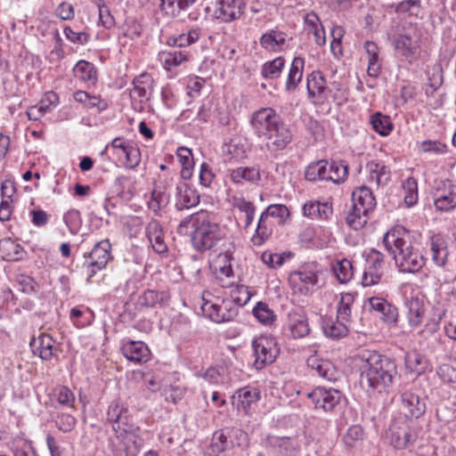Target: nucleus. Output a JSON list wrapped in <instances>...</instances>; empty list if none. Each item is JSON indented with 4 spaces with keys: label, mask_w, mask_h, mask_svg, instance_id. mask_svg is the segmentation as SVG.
<instances>
[{
    "label": "nucleus",
    "mask_w": 456,
    "mask_h": 456,
    "mask_svg": "<svg viewBox=\"0 0 456 456\" xmlns=\"http://www.w3.org/2000/svg\"><path fill=\"white\" fill-rule=\"evenodd\" d=\"M111 245L108 240H103L94 245L88 256L86 264L88 268H92L91 275L95 273V269H102L110 258Z\"/></svg>",
    "instance_id": "4468645a"
},
{
    "label": "nucleus",
    "mask_w": 456,
    "mask_h": 456,
    "mask_svg": "<svg viewBox=\"0 0 456 456\" xmlns=\"http://www.w3.org/2000/svg\"><path fill=\"white\" fill-rule=\"evenodd\" d=\"M107 419L109 422L112 423L114 431L123 428H128L129 425L134 423L128 409L119 399H115L110 403L107 410Z\"/></svg>",
    "instance_id": "ddd939ff"
},
{
    "label": "nucleus",
    "mask_w": 456,
    "mask_h": 456,
    "mask_svg": "<svg viewBox=\"0 0 456 456\" xmlns=\"http://www.w3.org/2000/svg\"><path fill=\"white\" fill-rule=\"evenodd\" d=\"M306 362L308 367L324 379L330 381L337 379L338 370L330 361L319 359L317 356L312 355L308 357Z\"/></svg>",
    "instance_id": "b1692460"
},
{
    "label": "nucleus",
    "mask_w": 456,
    "mask_h": 456,
    "mask_svg": "<svg viewBox=\"0 0 456 456\" xmlns=\"http://www.w3.org/2000/svg\"><path fill=\"white\" fill-rule=\"evenodd\" d=\"M231 297L232 301L237 305V306H243L245 305L250 299L251 294L248 290V288L244 285H235L231 286Z\"/></svg>",
    "instance_id": "052dcab7"
},
{
    "label": "nucleus",
    "mask_w": 456,
    "mask_h": 456,
    "mask_svg": "<svg viewBox=\"0 0 456 456\" xmlns=\"http://www.w3.org/2000/svg\"><path fill=\"white\" fill-rule=\"evenodd\" d=\"M139 427L134 423L128 428L115 431L116 437L123 445L126 456H137L141 451L142 444L138 436Z\"/></svg>",
    "instance_id": "9b49d317"
},
{
    "label": "nucleus",
    "mask_w": 456,
    "mask_h": 456,
    "mask_svg": "<svg viewBox=\"0 0 456 456\" xmlns=\"http://www.w3.org/2000/svg\"><path fill=\"white\" fill-rule=\"evenodd\" d=\"M383 243L393 255L400 272L418 273L426 264V258L414 247L409 232L402 226L389 230L383 238Z\"/></svg>",
    "instance_id": "7ed1b4c3"
},
{
    "label": "nucleus",
    "mask_w": 456,
    "mask_h": 456,
    "mask_svg": "<svg viewBox=\"0 0 456 456\" xmlns=\"http://www.w3.org/2000/svg\"><path fill=\"white\" fill-rule=\"evenodd\" d=\"M74 75L81 81L94 85L97 80V70L94 65L86 61H79L73 69Z\"/></svg>",
    "instance_id": "e433bc0d"
},
{
    "label": "nucleus",
    "mask_w": 456,
    "mask_h": 456,
    "mask_svg": "<svg viewBox=\"0 0 456 456\" xmlns=\"http://www.w3.org/2000/svg\"><path fill=\"white\" fill-rule=\"evenodd\" d=\"M360 383L369 393H385L397 374L395 362L378 352H365L360 356Z\"/></svg>",
    "instance_id": "f03ea898"
},
{
    "label": "nucleus",
    "mask_w": 456,
    "mask_h": 456,
    "mask_svg": "<svg viewBox=\"0 0 456 456\" xmlns=\"http://www.w3.org/2000/svg\"><path fill=\"white\" fill-rule=\"evenodd\" d=\"M434 204L438 211H450L456 208V193L436 190L434 195Z\"/></svg>",
    "instance_id": "a19ab883"
},
{
    "label": "nucleus",
    "mask_w": 456,
    "mask_h": 456,
    "mask_svg": "<svg viewBox=\"0 0 456 456\" xmlns=\"http://www.w3.org/2000/svg\"><path fill=\"white\" fill-rule=\"evenodd\" d=\"M329 161L321 159L309 164L305 172V179L311 182L328 181Z\"/></svg>",
    "instance_id": "c9c22d12"
},
{
    "label": "nucleus",
    "mask_w": 456,
    "mask_h": 456,
    "mask_svg": "<svg viewBox=\"0 0 456 456\" xmlns=\"http://www.w3.org/2000/svg\"><path fill=\"white\" fill-rule=\"evenodd\" d=\"M370 123L372 129L382 136L388 135L393 130V124L390 118L380 112H376L371 115Z\"/></svg>",
    "instance_id": "c03bdc74"
},
{
    "label": "nucleus",
    "mask_w": 456,
    "mask_h": 456,
    "mask_svg": "<svg viewBox=\"0 0 456 456\" xmlns=\"http://www.w3.org/2000/svg\"><path fill=\"white\" fill-rule=\"evenodd\" d=\"M54 422L61 431L67 433L75 428L77 420L70 414L61 413L56 416Z\"/></svg>",
    "instance_id": "0e129e2a"
},
{
    "label": "nucleus",
    "mask_w": 456,
    "mask_h": 456,
    "mask_svg": "<svg viewBox=\"0 0 456 456\" xmlns=\"http://www.w3.org/2000/svg\"><path fill=\"white\" fill-rule=\"evenodd\" d=\"M190 224L193 228L191 241L199 251L212 249L222 239L219 224L211 221L207 211H200L185 217L177 227L178 232L185 233Z\"/></svg>",
    "instance_id": "20e7f679"
},
{
    "label": "nucleus",
    "mask_w": 456,
    "mask_h": 456,
    "mask_svg": "<svg viewBox=\"0 0 456 456\" xmlns=\"http://www.w3.org/2000/svg\"><path fill=\"white\" fill-rule=\"evenodd\" d=\"M273 224L264 213L261 214L256 232L252 237V242L256 246L262 245L272 234Z\"/></svg>",
    "instance_id": "4c0bfd02"
},
{
    "label": "nucleus",
    "mask_w": 456,
    "mask_h": 456,
    "mask_svg": "<svg viewBox=\"0 0 456 456\" xmlns=\"http://www.w3.org/2000/svg\"><path fill=\"white\" fill-rule=\"evenodd\" d=\"M121 350L123 355L131 362L141 363L150 359V350L142 341L130 340L122 346Z\"/></svg>",
    "instance_id": "aec40b11"
},
{
    "label": "nucleus",
    "mask_w": 456,
    "mask_h": 456,
    "mask_svg": "<svg viewBox=\"0 0 456 456\" xmlns=\"http://www.w3.org/2000/svg\"><path fill=\"white\" fill-rule=\"evenodd\" d=\"M245 7L244 0H218L215 17L223 22H232L242 16Z\"/></svg>",
    "instance_id": "f8f14e48"
},
{
    "label": "nucleus",
    "mask_w": 456,
    "mask_h": 456,
    "mask_svg": "<svg viewBox=\"0 0 456 456\" xmlns=\"http://www.w3.org/2000/svg\"><path fill=\"white\" fill-rule=\"evenodd\" d=\"M354 303V295L352 293H342L337 310L338 319L344 322H350L352 315V305Z\"/></svg>",
    "instance_id": "3c124183"
},
{
    "label": "nucleus",
    "mask_w": 456,
    "mask_h": 456,
    "mask_svg": "<svg viewBox=\"0 0 456 456\" xmlns=\"http://www.w3.org/2000/svg\"><path fill=\"white\" fill-rule=\"evenodd\" d=\"M293 276L297 277L306 289L315 286L318 282V272L310 265L302 266L293 273Z\"/></svg>",
    "instance_id": "13d9d810"
},
{
    "label": "nucleus",
    "mask_w": 456,
    "mask_h": 456,
    "mask_svg": "<svg viewBox=\"0 0 456 456\" xmlns=\"http://www.w3.org/2000/svg\"><path fill=\"white\" fill-rule=\"evenodd\" d=\"M332 270L340 283H346L353 277L352 263L346 258L336 262L333 265Z\"/></svg>",
    "instance_id": "603ef678"
},
{
    "label": "nucleus",
    "mask_w": 456,
    "mask_h": 456,
    "mask_svg": "<svg viewBox=\"0 0 456 456\" xmlns=\"http://www.w3.org/2000/svg\"><path fill=\"white\" fill-rule=\"evenodd\" d=\"M431 258L434 264L439 267H444L448 261V247L445 240L440 235L430 237Z\"/></svg>",
    "instance_id": "393cba45"
},
{
    "label": "nucleus",
    "mask_w": 456,
    "mask_h": 456,
    "mask_svg": "<svg viewBox=\"0 0 456 456\" xmlns=\"http://www.w3.org/2000/svg\"><path fill=\"white\" fill-rule=\"evenodd\" d=\"M352 201L354 205L368 212H371L377 204L371 190L365 185L360 186L353 191Z\"/></svg>",
    "instance_id": "7c9ffc66"
},
{
    "label": "nucleus",
    "mask_w": 456,
    "mask_h": 456,
    "mask_svg": "<svg viewBox=\"0 0 456 456\" xmlns=\"http://www.w3.org/2000/svg\"><path fill=\"white\" fill-rule=\"evenodd\" d=\"M347 322L343 320L326 317L322 320V330L324 334L330 338L338 339L346 337L348 333Z\"/></svg>",
    "instance_id": "2f4dec72"
},
{
    "label": "nucleus",
    "mask_w": 456,
    "mask_h": 456,
    "mask_svg": "<svg viewBox=\"0 0 456 456\" xmlns=\"http://www.w3.org/2000/svg\"><path fill=\"white\" fill-rule=\"evenodd\" d=\"M234 446V441L229 440L226 429H220L213 434L211 444L205 454L207 456H218L220 453Z\"/></svg>",
    "instance_id": "cd10ccee"
},
{
    "label": "nucleus",
    "mask_w": 456,
    "mask_h": 456,
    "mask_svg": "<svg viewBox=\"0 0 456 456\" xmlns=\"http://www.w3.org/2000/svg\"><path fill=\"white\" fill-rule=\"evenodd\" d=\"M306 88L308 97L315 105L323 104L330 93L327 81L320 70H314L307 76Z\"/></svg>",
    "instance_id": "6e6552de"
},
{
    "label": "nucleus",
    "mask_w": 456,
    "mask_h": 456,
    "mask_svg": "<svg viewBox=\"0 0 456 456\" xmlns=\"http://www.w3.org/2000/svg\"><path fill=\"white\" fill-rule=\"evenodd\" d=\"M305 61L301 57H295L289 72V76L286 82V90L289 92L295 91L297 87L298 83L301 81L303 77V68Z\"/></svg>",
    "instance_id": "ea45409f"
},
{
    "label": "nucleus",
    "mask_w": 456,
    "mask_h": 456,
    "mask_svg": "<svg viewBox=\"0 0 456 456\" xmlns=\"http://www.w3.org/2000/svg\"><path fill=\"white\" fill-rule=\"evenodd\" d=\"M146 236L153 250L158 254L167 252V246L164 240V232L160 223L155 219L149 222L146 226Z\"/></svg>",
    "instance_id": "4be33fe9"
},
{
    "label": "nucleus",
    "mask_w": 456,
    "mask_h": 456,
    "mask_svg": "<svg viewBox=\"0 0 456 456\" xmlns=\"http://www.w3.org/2000/svg\"><path fill=\"white\" fill-rule=\"evenodd\" d=\"M253 314L259 322L265 325L272 324L276 318L273 311L268 306L266 303L262 301L258 302L255 305L253 308Z\"/></svg>",
    "instance_id": "6e6d98bb"
},
{
    "label": "nucleus",
    "mask_w": 456,
    "mask_h": 456,
    "mask_svg": "<svg viewBox=\"0 0 456 456\" xmlns=\"http://www.w3.org/2000/svg\"><path fill=\"white\" fill-rule=\"evenodd\" d=\"M388 38L395 53L409 61H411L420 47L421 34L417 26L411 23L397 28L392 34H388Z\"/></svg>",
    "instance_id": "39448f33"
},
{
    "label": "nucleus",
    "mask_w": 456,
    "mask_h": 456,
    "mask_svg": "<svg viewBox=\"0 0 456 456\" xmlns=\"http://www.w3.org/2000/svg\"><path fill=\"white\" fill-rule=\"evenodd\" d=\"M370 310L379 314L380 319L387 324H395L398 320L397 308L383 297H372L368 298Z\"/></svg>",
    "instance_id": "dca6fc26"
},
{
    "label": "nucleus",
    "mask_w": 456,
    "mask_h": 456,
    "mask_svg": "<svg viewBox=\"0 0 456 456\" xmlns=\"http://www.w3.org/2000/svg\"><path fill=\"white\" fill-rule=\"evenodd\" d=\"M126 157L124 165L126 168L136 167L141 161V152L138 147L130 146L123 152Z\"/></svg>",
    "instance_id": "69168bd1"
},
{
    "label": "nucleus",
    "mask_w": 456,
    "mask_h": 456,
    "mask_svg": "<svg viewBox=\"0 0 456 456\" xmlns=\"http://www.w3.org/2000/svg\"><path fill=\"white\" fill-rule=\"evenodd\" d=\"M363 430L361 426L354 425L351 426L346 434L344 436V443L347 447H354L356 442L362 438Z\"/></svg>",
    "instance_id": "338daca9"
},
{
    "label": "nucleus",
    "mask_w": 456,
    "mask_h": 456,
    "mask_svg": "<svg viewBox=\"0 0 456 456\" xmlns=\"http://www.w3.org/2000/svg\"><path fill=\"white\" fill-rule=\"evenodd\" d=\"M168 200V194L156 187L151 192V200L148 202L149 208L159 216L160 210L167 205Z\"/></svg>",
    "instance_id": "4d7b16f0"
},
{
    "label": "nucleus",
    "mask_w": 456,
    "mask_h": 456,
    "mask_svg": "<svg viewBox=\"0 0 456 456\" xmlns=\"http://www.w3.org/2000/svg\"><path fill=\"white\" fill-rule=\"evenodd\" d=\"M427 76L428 83L427 84L426 93L429 94L436 91L443 84L444 78L441 65L436 63L431 67H428Z\"/></svg>",
    "instance_id": "de8ad7c7"
},
{
    "label": "nucleus",
    "mask_w": 456,
    "mask_h": 456,
    "mask_svg": "<svg viewBox=\"0 0 456 456\" xmlns=\"http://www.w3.org/2000/svg\"><path fill=\"white\" fill-rule=\"evenodd\" d=\"M287 36L284 32L277 29H272L261 36L259 39L260 45L266 51L279 52L286 44Z\"/></svg>",
    "instance_id": "c756f323"
},
{
    "label": "nucleus",
    "mask_w": 456,
    "mask_h": 456,
    "mask_svg": "<svg viewBox=\"0 0 456 456\" xmlns=\"http://www.w3.org/2000/svg\"><path fill=\"white\" fill-rule=\"evenodd\" d=\"M397 13H406L409 16L419 17L422 12L420 0H403L392 5Z\"/></svg>",
    "instance_id": "5fc2aeb1"
},
{
    "label": "nucleus",
    "mask_w": 456,
    "mask_h": 456,
    "mask_svg": "<svg viewBox=\"0 0 456 456\" xmlns=\"http://www.w3.org/2000/svg\"><path fill=\"white\" fill-rule=\"evenodd\" d=\"M288 326L293 338H302L310 332L308 320L302 312H290L288 314Z\"/></svg>",
    "instance_id": "5701e85b"
},
{
    "label": "nucleus",
    "mask_w": 456,
    "mask_h": 456,
    "mask_svg": "<svg viewBox=\"0 0 456 456\" xmlns=\"http://www.w3.org/2000/svg\"><path fill=\"white\" fill-rule=\"evenodd\" d=\"M55 396L58 403L62 406L72 407L75 403V395L73 392L64 386L59 387L55 389Z\"/></svg>",
    "instance_id": "e2e57ef3"
},
{
    "label": "nucleus",
    "mask_w": 456,
    "mask_h": 456,
    "mask_svg": "<svg viewBox=\"0 0 456 456\" xmlns=\"http://www.w3.org/2000/svg\"><path fill=\"white\" fill-rule=\"evenodd\" d=\"M366 168L370 174V182H375L378 186L386 184L390 179L389 170L381 162L370 161L367 163Z\"/></svg>",
    "instance_id": "f704fd0d"
},
{
    "label": "nucleus",
    "mask_w": 456,
    "mask_h": 456,
    "mask_svg": "<svg viewBox=\"0 0 456 456\" xmlns=\"http://www.w3.org/2000/svg\"><path fill=\"white\" fill-rule=\"evenodd\" d=\"M403 199L407 207H412L418 200V183L415 178L409 177L403 183Z\"/></svg>",
    "instance_id": "bf43d9fd"
},
{
    "label": "nucleus",
    "mask_w": 456,
    "mask_h": 456,
    "mask_svg": "<svg viewBox=\"0 0 456 456\" xmlns=\"http://www.w3.org/2000/svg\"><path fill=\"white\" fill-rule=\"evenodd\" d=\"M416 433L408 427L399 428L393 432L391 443L395 449H404L416 440Z\"/></svg>",
    "instance_id": "58836bf2"
},
{
    "label": "nucleus",
    "mask_w": 456,
    "mask_h": 456,
    "mask_svg": "<svg viewBox=\"0 0 456 456\" xmlns=\"http://www.w3.org/2000/svg\"><path fill=\"white\" fill-rule=\"evenodd\" d=\"M405 368L411 373L417 376L424 373L428 367V361L424 355L419 353L417 350H411L404 355Z\"/></svg>",
    "instance_id": "473e14b6"
},
{
    "label": "nucleus",
    "mask_w": 456,
    "mask_h": 456,
    "mask_svg": "<svg viewBox=\"0 0 456 456\" xmlns=\"http://www.w3.org/2000/svg\"><path fill=\"white\" fill-rule=\"evenodd\" d=\"M256 370H262L273 363L280 353L276 340L273 337L260 336L252 341Z\"/></svg>",
    "instance_id": "423d86ee"
},
{
    "label": "nucleus",
    "mask_w": 456,
    "mask_h": 456,
    "mask_svg": "<svg viewBox=\"0 0 456 456\" xmlns=\"http://www.w3.org/2000/svg\"><path fill=\"white\" fill-rule=\"evenodd\" d=\"M200 203V195L195 189L184 182H179L175 187V206L182 210L197 206Z\"/></svg>",
    "instance_id": "f3484780"
},
{
    "label": "nucleus",
    "mask_w": 456,
    "mask_h": 456,
    "mask_svg": "<svg viewBox=\"0 0 456 456\" xmlns=\"http://www.w3.org/2000/svg\"><path fill=\"white\" fill-rule=\"evenodd\" d=\"M250 126L272 153L283 151L292 142L291 130L272 108H261L255 111L250 118Z\"/></svg>",
    "instance_id": "f257e3e1"
},
{
    "label": "nucleus",
    "mask_w": 456,
    "mask_h": 456,
    "mask_svg": "<svg viewBox=\"0 0 456 456\" xmlns=\"http://www.w3.org/2000/svg\"><path fill=\"white\" fill-rule=\"evenodd\" d=\"M30 346L33 354L42 360L51 361L58 357V346L53 338L47 334H41L37 338H33Z\"/></svg>",
    "instance_id": "2eb2a0df"
},
{
    "label": "nucleus",
    "mask_w": 456,
    "mask_h": 456,
    "mask_svg": "<svg viewBox=\"0 0 456 456\" xmlns=\"http://www.w3.org/2000/svg\"><path fill=\"white\" fill-rule=\"evenodd\" d=\"M159 59L163 62L165 69H171L173 67H176L187 61L188 53L186 51L182 50L161 52L159 53Z\"/></svg>",
    "instance_id": "49530a36"
},
{
    "label": "nucleus",
    "mask_w": 456,
    "mask_h": 456,
    "mask_svg": "<svg viewBox=\"0 0 456 456\" xmlns=\"http://www.w3.org/2000/svg\"><path fill=\"white\" fill-rule=\"evenodd\" d=\"M153 79L148 73H143L133 80L134 87L130 91V96L140 102L148 100L151 94Z\"/></svg>",
    "instance_id": "a878e982"
},
{
    "label": "nucleus",
    "mask_w": 456,
    "mask_h": 456,
    "mask_svg": "<svg viewBox=\"0 0 456 456\" xmlns=\"http://www.w3.org/2000/svg\"><path fill=\"white\" fill-rule=\"evenodd\" d=\"M263 213L268 217H277L279 224H283L289 216L288 208L282 204L270 205Z\"/></svg>",
    "instance_id": "680f3d73"
},
{
    "label": "nucleus",
    "mask_w": 456,
    "mask_h": 456,
    "mask_svg": "<svg viewBox=\"0 0 456 456\" xmlns=\"http://www.w3.org/2000/svg\"><path fill=\"white\" fill-rule=\"evenodd\" d=\"M315 409H322L324 411H332L342 398L340 391L333 388L326 389L316 387L307 395Z\"/></svg>",
    "instance_id": "9d476101"
},
{
    "label": "nucleus",
    "mask_w": 456,
    "mask_h": 456,
    "mask_svg": "<svg viewBox=\"0 0 456 456\" xmlns=\"http://www.w3.org/2000/svg\"><path fill=\"white\" fill-rule=\"evenodd\" d=\"M269 441L277 448L278 456H297L300 452V444L296 438L272 437Z\"/></svg>",
    "instance_id": "c85d7f7f"
},
{
    "label": "nucleus",
    "mask_w": 456,
    "mask_h": 456,
    "mask_svg": "<svg viewBox=\"0 0 456 456\" xmlns=\"http://www.w3.org/2000/svg\"><path fill=\"white\" fill-rule=\"evenodd\" d=\"M169 299L168 293L166 291H157L154 289H147L140 295L135 303V308L142 311L146 308H152L157 305H167Z\"/></svg>",
    "instance_id": "412c9836"
},
{
    "label": "nucleus",
    "mask_w": 456,
    "mask_h": 456,
    "mask_svg": "<svg viewBox=\"0 0 456 456\" xmlns=\"http://www.w3.org/2000/svg\"><path fill=\"white\" fill-rule=\"evenodd\" d=\"M384 256L379 250L372 248L366 256V265L362 277L364 287L378 284L383 276Z\"/></svg>",
    "instance_id": "0eeeda50"
},
{
    "label": "nucleus",
    "mask_w": 456,
    "mask_h": 456,
    "mask_svg": "<svg viewBox=\"0 0 456 456\" xmlns=\"http://www.w3.org/2000/svg\"><path fill=\"white\" fill-rule=\"evenodd\" d=\"M402 407L406 418L418 419L421 417L426 411V403L420 400L419 396L411 391H405L401 395Z\"/></svg>",
    "instance_id": "a211bd4d"
},
{
    "label": "nucleus",
    "mask_w": 456,
    "mask_h": 456,
    "mask_svg": "<svg viewBox=\"0 0 456 456\" xmlns=\"http://www.w3.org/2000/svg\"><path fill=\"white\" fill-rule=\"evenodd\" d=\"M348 175V167L344 161L329 162L328 181L334 183H340L346 180Z\"/></svg>",
    "instance_id": "8fccbe9b"
},
{
    "label": "nucleus",
    "mask_w": 456,
    "mask_h": 456,
    "mask_svg": "<svg viewBox=\"0 0 456 456\" xmlns=\"http://www.w3.org/2000/svg\"><path fill=\"white\" fill-rule=\"evenodd\" d=\"M364 49L368 55L367 73L369 76L376 77L379 75L381 70V63L379 57V47L374 42L366 41L364 43Z\"/></svg>",
    "instance_id": "72a5a7b5"
},
{
    "label": "nucleus",
    "mask_w": 456,
    "mask_h": 456,
    "mask_svg": "<svg viewBox=\"0 0 456 456\" xmlns=\"http://www.w3.org/2000/svg\"><path fill=\"white\" fill-rule=\"evenodd\" d=\"M202 300L204 301L201 305L202 312L215 322L232 321L238 314V307L232 305V302L223 301L222 305H217L207 301L204 297Z\"/></svg>",
    "instance_id": "1a4fd4ad"
},
{
    "label": "nucleus",
    "mask_w": 456,
    "mask_h": 456,
    "mask_svg": "<svg viewBox=\"0 0 456 456\" xmlns=\"http://www.w3.org/2000/svg\"><path fill=\"white\" fill-rule=\"evenodd\" d=\"M260 392L256 387H244L236 391L232 395V403L240 410L241 409L248 414L251 409V405L256 403L259 400Z\"/></svg>",
    "instance_id": "6ab92c4d"
},
{
    "label": "nucleus",
    "mask_w": 456,
    "mask_h": 456,
    "mask_svg": "<svg viewBox=\"0 0 456 456\" xmlns=\"http://www.w3.org/2000/svg\"><path fill=\"white\" fill-rule=\"evenodd\" d=\"M179 162L181 163V177L183 180H188L192 175V167L194 165L192 153L190 149L180 147L176 152Z\"/></svg>",
    "instance_id": "79ce46f5"
},
{
    "label": "nucleus",
    "mask_w": 456,
    "mask_h": 456,
    "mask_svg": "<svg viewBox=\"0 0 456 456\" xmlns=\"http://www.w3.org/2000/svg\"><path fill=\"white\" fill-rule=\"evenodd\" d=\"M12 456H38L31 442H24L22 444H13L11 447Z\"/></svg>",
    "instance_id": "774afa93"
},
{
    "label": "nucleus",
    "mask_w": 456,
    "mask_h": 456,
    "mask_svg": "<svg viewBox=\"0 0 456 456\" xmlns=\"http://www.w3.org/2000/svg\"><path fill=\"white\" fill-rule=\"evenodd\" d=\"M370 212L353 204L351 210L347 213L346 224L354 230L362 228L368 222Z\"/></svg>",
    "instance_id": "37998d69"
},
{
    "label": "nucleus",
    "mask_w": 456,
    "mask_h": 456,
    "mask_svg": "<svg viewBox=\"0 0 456 456\" xmlns=\"http://www.w3.org/2000/svg\"><path fill=\"white\" fill-rule=\"evenodd\" d=\"M231 180L236 183L243 181L256 183L260 180V173L255 167H238L231 172Z\"/></svg>",
    "instance_id": "a18cd8bd"
},
{
    "label": "nucleus",
    "mask_w": 456,
    "mask_h": 456,
    "mask_svg": "<svg viewBox=\"0 0 456 456\" xmlns=\"http://www.w3.org/2000/svg\"><path fill=\"white\" fill-rule=\"evenodd\" d=\"M285 61L282 57H277L271 61L265 62L262 66L261 74L265 79H274L280 77Z\"/></svg>",
    "instance_id": "864d4df0"
},
{
    "label": "nucleus",
    "mask_w": 456,
    "mask_h": 456,
    "mask_svg": "<svg viewBox=\"0 0 456 456\" xmlns=\"http://www.w3.org/2000/svg\"><path fill=\"white\" fill-rule=\"evenodd\" d=\"M1 250L4 253V258L8 261L21 260L26 255L23 248L11 239L2 241Z\"/></svg>",
    "instance_id": "09e8293b"
},
{
    "label": "nucleus",
    "mask_w": 456,
    "mask_h": 456,
    "mask_svg": "<svg viewBox=\"0 0 456 456\" xmlns=\"http://www.w3.org/2000/svg\"><path fill=\"white\" fill-rule=\"evenodd\" d=\"M404 305L410 324L412 327L419 326L425 315L424 301L418 297H410L405 299Z\"/></svg>",
    "instance_id": "bb28decb"
}]
</instances>
